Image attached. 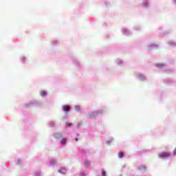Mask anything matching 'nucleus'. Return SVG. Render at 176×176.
<instances>
[{
    "mask_svg": "<svg viewBox=\"0 0 176 176\" xmlns=\"http://www.w3.org/2000/svg\"><path fill=\"white\" fill-rule=\"evenodd\" d=\"M170 156H171V153H168V152L158 154V157H160V159H164V157H170Z\"/></svg>",
    "mask_w": 176,
    "mask_h": 176,
    "instance_id": "f257e3e1",
    "label": "nucleus"
},
{
    "mask_svg": "<svg viewBox=\"0 0 176 176\" xmlns=\"http://www.w3.org/2000/svg\"><path fill=\"white\" fill-rule=\"evenodd\" d=\"M54 138H56V140H60V138H61V137H63V133H61L60 132H56L54 134Z\"/></svg>",
    "mask_w": 176,
    "mask_h": 176,
    "instance_id": "f03ea898",
    "label": "nucleus"
},
{
    "mask_svg": "<svg viewBox=\"0 0 176 176\" xmlns=\"http://www.w3.org/2000/svg\"><path fill=\"white\" fill-rule=\"evenodd\" d=\"M71 107L69 105H65L63 107V110L64 112H69Z\"/></svg>",
    "mask_w": 176,
    "mask_h": 176,
    "instance_id": "7ed1b4c3",
    "label": "nucleus"
},
{
    "mask_svg": "<svg viewBox=\"0 0 176 176\" xmlns=\"http://www.w3.org/2000/svg\"><path fill=\"white\" fill-rule=\"evenodd\" d=\"M60 144L61 145H65V144H67V138H63L60 140Z\"/></svg>",
    "mask_w": 176,
    "mask_h": 176,
    "instance_id": "20e7f679",
    "label": "nucleus"
},
{
    "mask_svg": "<svg viewBox=\"0 0 176 176\" xmlns=\"http://www.w3.org/2000/svg\"><path fill=\"white\" fill-rule=\"evenodd\" d=\"M59 173H61V174H65V173H67V169L65 168H61L59 170Z\"/></svg>",
    "mask_w": 176,
    "mask_h": 176,
    "instance_id": "39448f33",
    "label": "nucleus"
},
{
    "mask_svg": "<svg viewBox=\"0 0 176 176\" xmlns=\"http://www.w3.org/2000/svg\"><path fill=\"white\" fill-rule=\"evenodd\" d=\"M156 67H157V68H163V67H164V64L159 63L156 65Z\"/></svg>",
    "mask_w": 176,
    "mask_h": 176,
    "instance_id": "423d86ee",
    "label": "nucleus"
},
{
    "mask_svg": "<svg viewBox=\"0 0 176 176\" xmlns=\"http://www.w3.org/2000/svg\"><path fill=\"white\" fill-rule=\"evenodd\" d=\"M107 175V172L104 169L102 170V176H105Z\"/></svg>",
    "mask_w": 176,
    "mask_h": 176,
    "instance_id": "0eeeda50",
    "label": "nucleus"
},
{
    "mask_svg": "<svg viewBox=\"0 0 176 176\" xmlns=\"http://www.w3.org/2000/svg\"><path fill=\"white\" fill-rule=\"evenodd\" d=\"M118 156H119V157H123L124 153H122V152H120V153H118Z\"/></svg>",
    "mask_w": 176,
    "mask_h": 176,
    "instance_id": "6e6552de",
    "label": "nucleus"
},
{
    "mask_svg": "<svg viewBox=\"0 0 176 176\" xmlns=\"http://www.w3.org/2000/svg\"><path fill=\"white\" fill-rule=\"evenodd\" d=\"M75 109H76V111H80V107L75 106Z\"/></svg>",
    "mask_w": 176,
    "mask_h": 176,
    "instance_id": "1a4fd4ad",
    "label": "nucleus"
},
{
    "mask_svg": "<svg viewBox=\"0 0 176 176\" xmlns=\"http://www.w3.org/2000/svg\"><path fill=\"white\" fill-rule=\"evenodd\" d=\"M85 166H86V167H89L90 166V163L89 162H85Z\"/></svg>",
    "mask_w": 176,
    "mask_h": 176,
    "instance_id": "9d476101",
    "label": "nucleus"
},
{
    "mask_svg": "<svg viewBox=\"0 0 176 176\" xmlns=\"http://www.w3.org/2000/svg\"><path fill=\"white\" fill-rule=\"evenodd\" d=\"M46 94H47L46 92H43L42 94H41V96H42L43 97H45V96H46Z\"/></svg>",
    "mask_w": 176,
    "mask_h": 176,
    "instance_id": "9b49d317",
    "label": "nucleus"
},
{
    "mask_svg": "<svg viewBox=\"0 0 176 176\" xmlns=\"http://www.w3.org/2000/svg\"><path fill=\"white\" fill-rule=\"evenodd\" d=\"M67 126H68V127H70V126H72V123H68Z\"/></svg>",
    "mask_w": 176,
    "mask_h": 176,
    "instance_id": "f8f14e48",
    "label": "nucleus"
},
{
    "mask_svg": "<svg viewBox=\"0 0 176 176\" xmlns=\"http://www.w3.org/2000/svg\"><path fill=\"white\" fill-rule=\"evenodd\" d=\"M173 155H176V148H175V150L173 151Z\"/></svg>",
    "mask_w": 176,
    "mask_h": 176,
    "instance_id": "ddd939ff",
    "label": "nucleus"
},
{
    "mask_svg": "<svg viewBox=\"0 0 176 176\" xmlns=\"http://www.w3.org/2000/svg\"><path fill=\"white\" fill-rule=\"evenodd\" d=\"M75 141H76V142H78L79 141V140L77 138H76Z\"/></svg>",
    "mask_w": 176,
    "mask_h": 176,
    "instance_id": "4468645a",
    "label": "nucleus"
}]
</instances>
